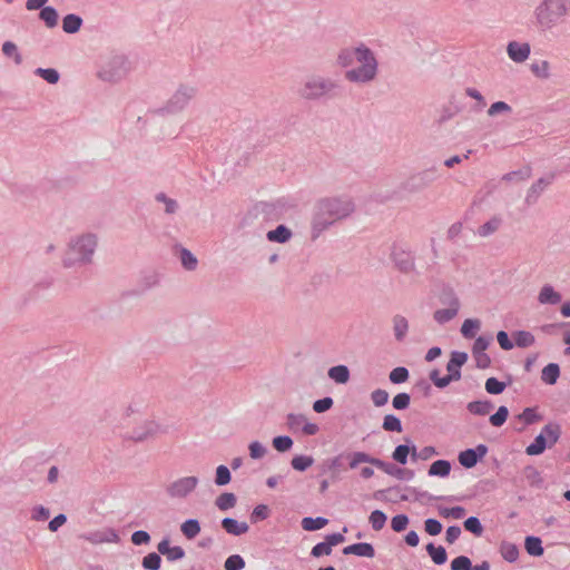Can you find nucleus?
<instances>
[{
	"label": "nucleus",
	"mask_w": 570,
	"mask_h": 570,
	"mask_svg": "<svg viewBox=\"0 0 570 570\" xmlns=\"http://www.w3.org/2000/svg\"><path fill=\"white\" fill-rule=\"evenodd\" d=\"M245 567V561L239 554L229 556L225 563V570H242Z\"/></svg>",
	"instance_id": "nucleus-53"
},
{
	"label": "nucleus",
	"mask_w": 570,
	"mask_h": 570,
	"mask_svg": "<svg viewBox=\"0 0 570 570\" xmlns=\"http://www.w3.org/2000/svg\"><path fill=\"white\" fill-rule=\"evenodd\" d=\"M306 421V416L304 414H294L289 413L286 416V426L291 432H297L302 430L303 424Z\"/></svg>",
	"instance_id": "nucleus-38"
},
{
	"label": "nucleus",
	"mask_w": 570,
	"mask_h": 570,
	"mask_svg": "<svg viewBox=\"0 0 570 570\" xmlns=\"http://www.w3.org/2000/svg\"><path fill=\"white\" fill-rule=\"evenodd\" d=\"M530 45L527 42L511 41L507 47L509 58L518 63L524 62L530 56Z\"/></svg>",
	"instance_id": "nucleus-10"
},
{
	"label": "nucleus",
	"mask_w": 570,
	"mask_h": 570,
	"mask_svg": "<svg viewBox=\"0 0 570 570\" xmlns=\"http://www.w3.org/2000/svg\"><path fill=\"white\" fill-rule=\"evenodd\" d=\"M484 387L489 394L498 395L505 390L507 383L499 381L497 377H489L485 381Z\"/></svg>",
	"instance_id": "nucleus-41"
},
{
	"label": "nucleus",
	"mask_w": 570,
	"mask_h": 570,
	"mask_svg": "<svg viewBox=\"0 0 570 570\" xmlns=\"http://www.w3.org/2000/svg\"><path fill=\"white\" fill-rule=\"evenodd\" d=\"M40 18L45 21L47 27L52 28L57 24L58 14L57 11L51 7H45L40 11Z\"/></svg>",
	"instance_id": "nucleus-49"
},
{
	"label": "nucleus",
	"mask_w": 570,
	"mask_h": 570,
	"mask_svg": "<svg viewBox=\"0 0 570 570\" xmlns=\"http://www.w3.org/2000/svg\"><path fill=\"white\" fill-rule=\"evenodd\" d=\"M386 519V514L381 510H374L368 518L370 523L375 531H380L381 529H383Z\"/></svg>",
	"instance_id": "nucleus-47"
},
{
	"label": "nucleus",
	"mask_w": 570,
	"mask_h": 570,
	"mask_svg": "<svg viewBox=\"0 0 570 570\" xmlns=\"http://www.w3.org/2000/svg\"><path fill=\"white\" fill-rule=\"evenodd\" d=\"M463 527L466 531L471 532L475 537H481L484 531L481 521L476 517H469L465 519Z\"/></svg>",
	"instance_id": "nucleus-39"
},
{
	"label": "nucleus",
	"mask_w": 570,
	"mask_h": 570,
	"mask_svg": "<svg viewBox=\"0 0 570 570\" xmlns=\"http://www.w3.org/2000/svg\"><path fill=\"white\" fill-rule=\"evenodd\" d=\"M451 570H472V562L465 556H459L451 562Z\"/></svg>",
	"instance_id": "nucleus-57"
},
{
	"label": "nucleus",
	"mask_w": 570,
	"mask_h": 570,
	"mask_svg": "<svg viewBox=\"0 0 570 570\" xmlns=\"http://www.w3.org/2000/svg\"><path fill=\"white\" fill-rule=\"evenodd\" d=\"M410 520L406 514H397L391 520V528L395 532H402L406 529Z\"/></svg>",
	"instance_id": "nucleus-55"
},
{
	"label": "nucleus",
	"mask_w": 570,
	"mask_h": 570,
	"mask_svg": "<svg viewBox=\"0 0 570 570\" xmlns=\"http://www.w3.org/2000/svg\"><path fill=\"white\" fill-rule=\"evenodd\" d=\"M481 328V321L466 318L461 326V334L465 338H474Z\"/></svg>",
	"instance_id": "nucleus-26"
},
{
	"label": "nucleus",
	"mask_w": 570,
	"mask_h": 570,
	"mask_svg": "<svg viewBox=\"0 0 570 570\" xmlns=\"http://www.w3.org/2000/svg\"><path fill=\"white\" fill-rule=\"evenodd\" d=\"M97 242L94 236L87 235L79 238L71 245L67 257V264L71 265L77 262H87L94 254Z\"/></svg>",
	"instance_id": "nucleus-6"
},
{
	"label": "nucleus",
	"mask_w": 570,
	"mask_h": 570,
	"mask_svg": "<svg viewBox=\"0 0 570 570\" xmlns=\"http://www.w3.org/2000/svg\"><path fill=\"white\" fill-rule=\"evenodd\" d=\"M343 554H354L357 557H364V558H374L375 557V549L372 543L368 542H358L353 543L351 546H347L343 549Z\"/></svg>",
	"instance_id": "nucleus-13"
},
{
	"label": "nucleus",
	"mask_w": 570,
	"mask_h": 570,
	"mask_svg": "<svg viewBox=\"0 0 570 570\" xmlns=\"http://www.w3.org/2000/svg\"><path fill=\"white\" fill-rule=\"evenodd\" d=\"M338 63L342 67H351L346 71V78L350 81L365 82L372 80L376 75L377 63L365 47L344 49L338 55Z\"/></svg>",
	"instance_id": "nucleus-1"
},
{
	"label": "nucleus",
	"mask_w": 570,
	"mask_h": 570,
	"mask_svg": "<svg viewBox=\"0 0 570 570\" xmlns=\"http://www.w3.org/2000/svg\"><path fill=\"white\" fill-rule=\"evenodd\" d=\"M491 342H492V336H479L473 344V350H472L473 353L480 354V353L484 352Z\"/></svg>",
	"instance_id": "nucleus-63"
},
{
	"label": "nucleus",
	"mask_w": 570,
	"mask_h": 570,
	"mask_svg": "<svg viewBox=\"0 0 570 570\" xmlns=\"http://www.w3.org/2000/svg\"><path fill=\"white\" fill-rule=\"evenodd\" d=\"M501 224H502V218L500 216H494V217L490 218L488 222H485L484 224H482L478 228L476 233L480 237H488V236L494 234L495 232H498Z\"/></svg>",
	"instance_id": "nucleus-20"
},
{
	"label": "nucleus",
	"mask_w": 570,
	"mask_h": 570,
	"mask_svg": "<svg viewBox=\"0 0 570 570\" xmlns=\"http://www.w3.org/2000/svg\"><path fill=\"white\" fill-rule=\"evenodd\" d=\"M442 302L446 305V307L439 308L433 314L435 322L439 324H445L453 320L460 309V301L453 294H446Z\"/></svg>",
	"instance_id": "nucleus-8"
},
{
	"label": "nucleus",
	"mask_w": 570,
	"mask_h": 570,
	"mask_svg": "<svg viewBox=\"0 0 570 570\" xmlns=\"http://www.w3.org/2000/svg\"><path fill=\"white\" fill-rule=\"evenodd\" d=\"M382 428L387 432L397 433H401L403 430L401 420L394 414H386L384 416Z\"/></svg>",
	"instance_id": "nucleus-36"
},
{
	"label": "nucleus",
	"mask_w": 570,
	"mask_h": 570,
	"mask_svg": "<svg viewBox=\"0 0 570 570\" xmlns=\"http://www.w3.org/2000/svg\"><path fill=\"white\" fill-rule=\"evenodd\" d=\"M327 374L337 384H345L350 381V370L346 365L332 366Z\"/></svg>",
	"instance_id": "nucleus-19"
},
{
	"label": "nucleus",
	"mask_w": 570,
	"mask_h": 570,
	"mask_svg": "<svg viewBox=\"0 0 570 570\" xmlns=\"http://www.w3.org/2000/svg\"><path fill=\"white\" fill-rule=\"evenodd\" d=\"M468 358H450L446 371L448 374L441 376V372L438 368H433L429 373V379L439 389L449 386L452 382H456L461 379V367L465 364Z\"/></svg>",
	"instance_id": "nucleus-5"
},
{
	"label": "nucleus",
	"mask_w": 570,
	"mask_h": 570,
	"mask_svg": "<svg viewBox=\"0 0 570 570\" xmlns=\"http://www.w3.org/2000/svg\"><path fill=\"white\" fill-rule=\"evenodd\" d=\"M331 553H332V547L328 544V542L326 540L315 544L311 551V556L314 558H320L322 556H330Z\"/></svg>",
	"instance_id": "nucleus-56"
},
{
	"label": "nucleus",
	"mask_w": 570,
	"mask_h": 570,
	"mask_svg": "<svg viewBox=\"0 0 570 570\" xmlns=\"http://www.w3.org/2000/svg\"><path fill=\"white\" fill-rule=\"evenodd\" d=\"M131 542L135 546L148 544L150 542V535L147 531L138 530L131 534Z\"/></svg>",
	"instance_id": "nucleus-64"
},
{
	"label": "nucleus",
	"mask_w": 570,
	"mask_h": 570,
	"mask_svg": "<svg viewBox=\"0 0 570 570\" xmlns=\"http://www.w3.org/2000/svg\"><path fill=\"white\" fill-rule=\"evenodd\" d=\"M451 468L450 461L441 459L430 465L428 473L430 476L445 478L450 474Z\"/></svg>",
	"instance_id": "nucleus-17"
},
{
	"label": "nucleus",
	"mask_w": 570,
	"mask_h": 570,
	"mask_svg": "<svg viewBox=\"0 0 570 570\" xmlns=\"http://www.w3.org/2000/svg\"><path fill=\"white\" fill-rule=\"evenodd\" d=\"M328 523V520L323 517L311 518L306 517L302 520V528L305 531H316L324 528Z\"/></svg>",
	"instance_id": "nucleus-29"
},
{
	"label": "nucleus",
	"mask_w": 570,
	"mask_h": 570,
	"mask_svg": "<svg viewBox=\"0 0 570 570\" xmlns=\"http://www.w3.org/2000/svg\"><path fill=\"white\" fill-rule=\"evenodd\" d=\"M249 456L253 460H259L267 453V449L258 441H253L248 445Z\"/></svg>",
	"instance_id": "nucleus-51"
},
{
	"label": "nucleus",
	"mask_w": 570,
	"mask_h": 570,
	"mask_svg": "<svg viewBox=\"0 0 570 570\" xmlns=\"http://www.w3.org/2000/svg\"><path fill=\"white\" fill-rule=\"evenodd\" d=\"M517 417L523 421L525 425H531L541 420V415L533 407H525Z\"/></svg>",
	"instance_id": "nucleus-50"
},
{
	"label": "nucleus",
	"mask_w": 570,
	"mask_h": 570,
	"mask_svg": "<svg viewBox=\"0 0 570 570\" xmlns=\"http://www.w3.org/2000/svg\"><path fill=\"white\" fill-rule=\"evenodd\" d=\"M292 236L291 230L284 225H279L276 229L267 233V238L271 242L285 243Z\"/></svg>",
	"instance_id": "nucleus-31"
},
{
	"label": "nucleus",
	"mask_w": 570,
	"mask_h": 570,
	"mask_svg": "<svg viewBox=\"0 0 570 570\" xmlns=\"http://www.w3.org/2000/svg\"><path fill=\"white\" fill-rule=\"evenodd\" d=\"M497 341L500 345V347L504 351H510L514 346L513 338H510L508 333L504 331H500L497 334Z\"/></svg>",
	"instance_id": "nucleus-62"
},
{
	"label": "nucleus",
	"mask_w": 570,
	"mask_h": 570,
	"mask_svg": "<svg viewBox=\"0 0 570 570\" xmlns=\"http://www.w3.org/2000/svg\"><path fill=\"white\" fill-rule=\"evenodd\" d=\"M376 468L399 480H411L414 476L413 470L399 468L395 464L385 462L381 459L377 460Z\"/></svg>",
	"instance_id": "nucleus-11"
},
{
	"label": "nucleus",
	"mask_w": 570,
	"mask_h": 570,
	"mask_svg": "<svg viewBox=\"0 0 570 570\" xmlns=\"http://www.w3.org/2000/svg\"><path fill=\"white\" fill-rule=\"evenodd\" d=\"M425 550L435 564L441 566L446 562L448 554L442 546L435 547L434 543L430 542L426 544Z\"/></svg>",
	"instance_id": "nucleus-21"
},
{
	"label": "nucleus",
	"mask_w": 570,
	"mask_h": 570,
	"mask_svg": "<svg viewBox=\"0 0 570 570\" xmlns=\"http://www.w3.org/2000/svg\"><path fill=\"white\" fill-rule=\"evenodd\" d=\"M561 435V428L557 423H549L543 426L531 444L525 448L528 455H540L547 448L554 445Z\"/></svg>",
	"instance_id": "nucleus-4"
},
{
	"label": "nucleus",
	"mask_w": 570,
	"mask_h": 570,
	"mask_svg": "<svg viewBox=\"0 0 570 570\" xmlns=\"http://www.w3.org/2000/svg\"><path fill=\"white\" fill-rule=\"evenodd\" d=\"M293 440L288 435L275 436L272 441L273 448L278 452H287L293 446Z\"/></svg>",
	"instance_id": "nucleus-40"
},
{
	"label": "nucleus",
	"mask_w": 570,
	"mask_h": 570,
	"mask_svg": "<svg viewBox=\"0 0 570 570\" xmlns=\"http://www.w3.org/2000/svg\"><path fill=\"white\" fill-rule=\"evenodd\" d=\"M538 301L540 304L556 305L561 302V295L552 286L544 285L538 295Z\"/></svg>",
	"instance_id": "nucleus-16"
},
{
	"label": "nucleus",
	"mask_w": 570,
	"mask_h": 570,
	"mask_svg": "<svg viewBox=\"0 0 570 570\" xmlns=\"http://www.w3.org/2000/svg\"><path fill=\"white\" fill-rule=\"evenodd\" d=\"M409 375L406 367L397 366L391 371L389 379L393 384H402L409 380Z\"/></svg>",
	"instance_id": "nucleus-45"
},
{
	"label": "nucleus",
	"mask_w": 570,
	"mask_h": 570,
	"mask_svg": "<svg viewBox=\"0 0 570 570\" xmlns=\"http://www.w3.org/2000/svg\"><path fill=\"white\" fill-rule=\"evenodd\" d=\"M222 528L232 535L239 537L242 534H245L249 527L246 522H239L234 518L226 517L222 520Z\"/></svg>",
	"instance_id": "nucleus-14"
},
{
	"label": "nucleus",
	"mask_w": 570,
	"mask_h": 570,
	"mask_svg": "<svg viewBox=\"0 0 570 570\" xmlns=\"http://www.w3.org/2000/svg\"><path fill=\"white\" fill-rule=\"evenodd\" d=\"M331 83L316 77H312L304 83L301 95L305 98H317L326 94L331 89Z\"/></svg>",
	"instance_id": "nucleus-9"
},
{
	"label": "nucleus",
	"mask_w": 570,
	"mask_h": 570,
	"mask_svg": "<svg viewBox=\"0 0 570 570\" xmlns=\"http://www.w3.org/2000/svg\"><path fill=\"white\" fill-rule=\"evenodd\" d=\"M508 416H509L508 407L504 405H501V406H499L497 412L490 416L489 422L491 423V425H493L495 428H500L505 423Z\"/></svg>",
	"instance_id": "nucleus-42"
},
{
	"label": "nucleus",
	"mask_w": 570,
	"mask_h": 570,
	"mask_svg": "<svg viewBox=\"0 0 570 570\" xmlns=\"http://www.w3.org/2000/svg\"><path fill=\"white\" fill-rule=\"evenodd\" d=\"M2 51L7 57H12L16 61V63H21L22 58L20 53L18 52L17 46L11 41H6L2 46Z\"/></svg>",
	"instance_id": "nucleus-59"
},
{
	"label": "nucleus",
	"mask_w": 570,
	"mask_h": 570,
	"mask_svg": "<svg viewBox=\"0 0 570 570\" xmlns=\"http://www.w3.org/2000/svg\"><path fill=\"white\" fill-rule=\"evenodd\" d=\"M141 567L145 570H159L161 567V557L157 552H150L142 558Z\"/></svg>",
	"instance_id": "nucleus-37"
},
{
	"label": "nucleus",
	"mask_w": 570,
	"mask_h": 570,
	"mask_svg": "<svg viewBox=\"0 0 570 570\" xmlns=\"http://www.w3.org/2000/svg\"><path fill=\"white\" fill-rule=\"evenodd\" d=\"M393 328L396 338L401 340L407 332L409 323L407 320L401 315H396L393 318Z\"/></svg>",
	"instance_id": "nucleus-46"
},
{
	"label": "nucleus",
	"mask_w": 570,
	"mask_h": 570,
	"mask_svg": "<svg viewBox=\"0 0 570 570\" xmlns=\"http://www.w3.org/2000/svg\"><path fill=\"white\" fill-rule=\"evenodd\" d=\"M458 460L460 464L465 469H472L479 462L475 455V451H473V449H466L464 451H461L459 453Z\"/></svg>",
	"instance_id": "nucleus-32"
},
{
	"label": "nucleus",
	"mask_w": 570,
	"mask_h": 570,
	"mask_svg": "<svg viewBox=\"0 0 570 570\" xmlns=\"http://www.w3.org/2000/svg\"><path fill=\"white\" fill-rule=\"evenodd\" d=\"M333 404H334L333 399L331 396H325L323 399L316 400L313 403V410L316 413H324V412L331 410Z\"/></svg>",
	"instance_id": "nucleus-58"
},
{
	"label": "nucleus",
	"mask_w": 570,
	"mask_h": 570,
	"mask_svg": "<svg viewBox=\"0 0 570 570\" xmlns=\"http://www.w3.org/2000/svg\"><path fill=\"white\" fill-rule=\"evenodd\" d=\"M500 553L505 561L514 562L519 557V548L514 543L503 541L500 546Z\"/></svg>",
	"instance_id": "nucleus-30"
},
{
	"label": "nucleus",
	"mask_w": 570,
	"mask_h": 570,
	"mask_svg": "<svg viewBox=\"0 0 570 570\" xmlns=\"http://www.w3.org/2000/svg\"><path fill=\"white\" fill-rule=\"evenodd\" d=\"M493 407V403L489 400L472 401L466 405L468 411L474 415H488Z\"/></svg>",
	"instance_id": "nucleus-22"
},
{
	"label": "nucleus",
	"mask_w": 570,
	"mask_h": 570,
	"mask_svg": "<svg viewBox=\"0 0 570 570\" xmlns=\"http://www.w3.org/2000/svg\"><path fill=\"white\" fill-rule=\"evenodd\" d=\"M197 476H184L175 480L166 487V493L173 499H185L197 488Z\"/></svg>",
	"instance_id": "nucleus-7"
},
{
	"label": "nucleus",
	"mask_w": 570,
	"mask_h": 570,
	"mask_svg": "<svg viewBox=\"0 0 570 570\" xmlns=\"http://www.w3.org/2000/svg\"><path fill=\"white\" fill-rule=\"evenodd\" d=\"M405 442V444L397 445L392 453L393 460L400 464H406L407 456L412 455V445L409 444L411 440L406 438Z\"/></svg>",
	"instance_id": "nucleus-24"
},
{
	"label": "nucleus",
	"mask_w": 570,
	"mask_h": 570,
	"mask_svg": "<svg viewBox=\"0 0 570 570\" xmlns=\"http://www.w3.org/2000/svg\"><path fill=\"white\" fill-rule=\"evenodd\" d=\"M271 515V509L267 504L256 505L249 514L250 523L255 524L259 521L266 520Z\"/></svg>",
	"instance_id": "nucleus-35"
},
{
	"label": "nucleus",
	"mask_w": 570,
	"mask_h": 570,
	"mask_svg": "<svg viewBox=\"0 0 570 570\" xmlns=\"http://www.w3.org/2000/svg\"><path fill=\"white\" fill-rule=\"evenodd\" d=\"M524 549L532 557H541L544 552L542 540L539 537L528 535L524 540Z\"/></svg>",
	"instance_id": "nucleus-18"
},
{
	"label": "nucleus",
	"mask_w": 570,
	"mask_h": 570,
	"mask_svg": "<svg viewBox=\"0 0 570 570\" xmlns=\"http://www.w3.org/2000/svg\"><path fill=\"white\" fill-rule=\"evenodd\" d=\"M345 458L344 453H341L334 458L327 459V468L332 470L333 479L336 476V473L343 466V459Z\"/></svg>",
	"instance_id": "nucleus-61"
},
{
	"label": "nucleus",
	"mask_w": 570,
	"mask_h": 570,
	"mask_svg": "<svg viewBox=\"0 0 570 570\" xmlns=\"http://www.w3.org/2000/svg\"><path fill=\"white\" fill-rule=\"evenodd\" d=\"M200 523L197 519H188L180 525L181 533L188 539L193 540L200 533Z\"/></svg>",
	"instance_id": "nucleus-23"
},
{
	"label": "nucleus",
	"mask_w": 570,
	"mask_h": 570,
	"mask_svg": "<svg viewBox=\"0 0 570 570\" xmlns=\"http://www.w3.org/2000/svg\"><path fill=\"white\" fill-rule=\"evenodd\" d=\"M560 376V367L557 363H549L543 367L541 373V380L549 385H553L557 383Z\"/></svg>",
	"instance_id": "nucleus-25"
},
{
	"label": "nucleus",
	"mask_w": 570,
	"mask_h": 570,
	"mask_svg": "<svg viewBox=\"0 0 570 570\" xmlns=\"http://www.w3.org/2000/svg\"><path fill=\"white\" fill-rule=\"evenodd\" d=\"M232 474L229 469L226 465H218L216 468V474H215V484L218 487L226 485L230 482Z\"/></svg>",
	"instance_id": "nucleus-43"
},
{
	"label": "nucleus",
	"mask_w": 570,
	"mask_h": 570,
	"mask_svg": "<svg viewBox=\"0 0 570 570\" xmlns=\"http://www.w3.org/2000/svg\"><path fill=\"white\" fill-rule=\"evenodd\" d=\"M411 396L409 393L402 392L393 397L392 405L395 410H406L410 406Z\"/></svg>",
	"instance_id": "nucleus-52"
},
{
	"label": "nucleus",
	"mask_w": 570,
	"mask_h": 570,
	"mask_svg": "<svg viewBox=\"0 0 570 570\" xmlns=\"http://www.w3.org/2000/svg\"><path fill=\"white\" fill-rule=\"evenodd\" d=\"M353 210V205L347 199L327 198L316 205L313 219L315 237L334 222L346 217Z\"/></svg>",
	"instance_id": "nucleus-2"
},
{
	"label": "nucleus",
	"mask_w": 570,
	"mask_h": 570,
	"mask_svg": "<svg viewBox=\"0 0 570 570\" xmlns=\"http://www.w3.org/2000/svg\"><path fill=\"white\" fill-rule=\"evenodd\" d=\"M443 525L442 523L433 518L426 519L424 521V530L428 534L434 537L442 532Z\"/></svg>",
	"instance_id": "nucleus-54"
},
{
	"label": "nucleus",
	"mask_w": 570,
	"mask_h": 570,
	"mask_svg": "<svg viewBox=\"0 0 570 570\" xmlns=\"http://www.w3.org/2000/svg\"><path fill=\"white\" fill-rule=\"evenodd\" d=\"M512 338L514 342V346L523 348L532 346L535 341L533 334L528 331H517L512 333Z\"/></svg>",
	"instance_id": "nucleus-28"
},
{
	"label": "nucleus",
	"mask_w": 570,
	"mask_h": 570,
	"mask_svg": "<svg viewBox=\"0 0 570 570\" xmlns=\"http://www.w3.org/2000/svg\"><path fill=\"white\" fill-rule=\"evenodd\" d=\"M435 454H436V450L434 446H431V445L424 446L423 449H421L420 452H417L416 446L412 444V460L413 461H416L419 459L426 461Z\"/></svg>",
	"instance_id": "nucleus-48"
},
{
	"label": "nucleus",
	"mask_w": 570,
	"mask_h": 570,
	"mask_svg": "<svg viewBox=\"0 0 570 570\" xmlns=\"http://www.w3.org/2000/svg\"><path fill=\"white\" fill-rule=\"evenodd\" d=\"M158 432V425L154 421H146L141 426L135 429L128 436L134 442H144L154 438Z\"/></svg>",
	"instance_id": "nucleus-12"
},
{
	"label": "nucleus",
	"mask_w": 570,
	"mask_h": 570,
	"mask_svg": "<svg viewBox=\"0 0 570 570\" xmlns=\"http://www.w3.org/2000/svg\"><path fill=\"white\" fill-rule=\"evenodd\" d=\"M465 512V509L460 505L453 508L439 507V514L443 518L462 519Z\"/></svg>",
	"instance_id": "nucleus-44"
},
{
	"label": "nucleus",
	"mask_w": 570,
	"mask_h": 570,
	"mask_svg": "<svg viewBox=\"0 0 570 570\" xmlns=\"http://www.w3.org/2000/svg\"><path fill=\"white\" fill-rule=\"evenodd\" d=\"M350 462V469H356L361 463H370L376 468L377 458H374L365 452H352L345 455Z\"/></svg>",
	"instance_id": "nucleus-15"
},
{
	"label": "nucleus",
	"mask_w": 570,
	"mask_h": 570,
	"mask_svg": "<svg viewBox=\"0 0 570 570\" xmlns=\"http://www.w3.org/2000/svg\"><path fill=\"white\" fill-rule=\"evenodd\" d=\"M567 0H543L535 9L538 24L543 29L556 26L567 14Z\"/></svg>",
	"instance_id": "nucleus-3"
},
{
	"label": "nucleus",
	"mask_w": 570,
	"mask_h": 570,
	"mask_svg": "<svg viewBox=\"0 0 570 570\" xmlns=\"http://www.w3.org/2000/svg\"><path fill=\"white\" fill-rule=\"evenodd\" d=\"M314 463V459L311 455H295L292 461L291 465L294 470L303 472L306 471L309 466H312Z\"/></svg>",
	"instance_id": "nucleus-34"
},
{
	"label": "nucleus",
	"mask_w": 570,
	"mask_h": 570,
	"mask_svg": "<svg viewBox=\"0 0 570 570\" xmlns=\"http://www.w3.org/2000/svg\"><path fill=\"white\" fill-rule=\"evenodd\" d=\"M371 400L375 406H383L389 401V393L385 390L377 389L372 392Z\"/></svg>",
	"instance_id": "nucleus-60"
},
{
	"label": "nucleus",
	"mask_w": 570,
	"mask_h": 570,
	"mask_svg": "<svg viewBox=\"0 0 570 570\" xmlns=\"http://www.w3.org/2000/svg\"><path fill=\"white\" fill-rule=\"evenodd\" d=\"M237 503V498L232 492H224L219 494L215 500V505L220 511H227L229 509H233Z\"/></svg>",
	"instance_id": "nucleus-27"
},
{
	"label": "nucleus",
	"mask_w": 570,
	"mask_h": 570,
	"mask_svg": "<svg viewBox=\"0 0 570 570\" xmlns=\"http://www.w3.org/2000/svg\"><path fill=\"white\" fill-rule=\"evenodd\" d=\"M82 20L76 14H67L62 20V29L67 33H75L81 27Z\"/></svg>",
	"instance_id": "nucleus-33"
}]
</instances>
